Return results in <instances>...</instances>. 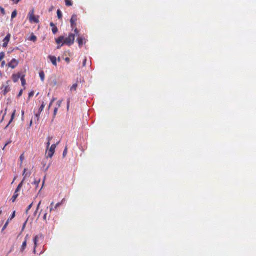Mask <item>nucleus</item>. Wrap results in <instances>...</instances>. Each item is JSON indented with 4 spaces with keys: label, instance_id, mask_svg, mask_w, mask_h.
<instances>
[{
    "label": "nucleus",
    "instance_id": "30",
    "mask_svg": "<svg viewBox=\"0 0 256 256\" xmlns=\"http://www.w3.org/2000/svg\"><path fill=\"white\" fill-rule=\"evenodd\" d=\"M62 102V100H58L56 102V105H57L56 108H58L60 106Z\"/></svg>",
    "mask_w": 256,
    "mask_h": 256
},
{
    "label": "nucleus",
    "instance_id": "32",
    "mask_svg": "<svg viewBox=\"0 0 256 256\" xmlns=\"http://www.w3.org/2000/svg\"><path fill=\"white\" fill-rule=\"evenodd\" d=\"M16 110H14V111L12 114V116H11V118H12V119L14 118L15 114H16Z\"/></svg>",
    "mask_w": 256,
    "mask_h": 256
},
{
    "label": "nucleus",
    "instance_id": "59",
    "mask_svg": "<svg viewBox=\"0 0 256 256\" xmlns=\"http://www.w3.org/2000/svg\"><path fill=\"white\" fill-rule=\"evenodd\" d=\"M54 204V202H52L51 204H50V206H52Z\"/></svg>",
    "mask_w": 256,
    "mask_h": 256
},
{
    "label": "nucleus",
    "instance_id": "58",
    "mask_svg": "<svg viewBox=\"0 0 256 256\" xmlns=\"http://www.w3.org/2000/svg\"><path fill=\"white\" fill-rule=\"evenodd\" d=\"M45 179H46V177L44 176V180H43V182H42V186H44V184Z\"/></svg>",
    "mask_w": 256,
    "mask_h": 256
},
{
    "label": "nucleus",
    "instance_id": "21",
    "mask_svg": "<svg viewBox=\"0 0 256 256\" xmlns=\"http://www.w3.org/2000/svg\"><path fill=\"white\" fill-rule=\"evenodd\" d=\"M36 36H35L34 35H32L30 38H29V40H32V41H33V42H34L36 41Z\"/></svg>",
    "mask_w": 256,
    "mask_h": 256
},
{
    "label": "nucleus",
    "instance_id": "38",
    "mask_svg": "<svg viewBox=\"0 0 256 256\" xmlns=\"http://www.w3.org/2000/svg\"><path fill=\"white\" fill-rule=\"evenodd\" d=\"M40 204H41V200H40V201L39 202L38 204V205H37V206H36V208H37V210H38L39 208H40Z\"/></svg>",
    "mask_w": 256,
    "mask_h": 256
},
{
    "label": "nucleus",
    "instance_id": "50",
    "mask_svg": "<svg viewBox=\"0 0 256 256\" xmlns=\"http://www.w3.org/2000/svg\"><path fill=\"white\" fill-rule=\"evenodd\" d=\"M65 60L67 62H68L70 61V58H65Z\"/></svg>",
    "mask_w": 256,
    "mask_h": 256
},
{
    "label": "nucleus",
    "instance_id": "18",
    "mask_svg": "<svg viewBox=\"0 0 256 256\" xmlns=\"http://www.w3.org/2000/svg\"><path fill=\"white\" fill-rule=\"evenodd\" d=\"M40 182V178L38 179V180H35L33 182H32V184H34L36 186V188L38 186Z\"/></svg>",
    "mask_w": 256,
    "mask_h": 256
},
{
    "label": "nucleus",
    "instance_id": "14",
    "mask_svg": "<svg viewBox=\"0 0 256 256\" xmlns=\"http://www.w3.org/2000/svg\"><path fill=\"white\" fill-rule=\"evenodd\" d=\"M24 180V179H23V180L18 184L15 190V192H18L20 190V188L22 186Z\"/></svg>",
    "mask_w": 256,
    "mask_h": 256
},
{
    "label": "nucleus",
    "instance_id": "8",
    "mask_svg": "<svg viewBox=\"0 0 256 256\" xmlns=\"http://www.w3.org/2000/svg\"><path fill=\"white\" fill-rule=\"evenodd\" d=\"M48 58L50 60L51 62L53 65L56 66L57 65L56 64V58L54 56H48Z\"/></svg>",
    "mask_w": 256,
    "mask_h": 256
},
{
    "label": "nucleus",
    "instance_id": "17",
    "mask_svg": "<svg viewBox=\"0 0 256 256\" xmlns=\"http://www.w3.org/2000/svg\"><path fill=\"white\" fill-rule=\"evenodd\" d=\"M39 75H40V80H42V81H44V72L42 71L40 72V73H39Z\"/></svg>",
    "mask_w": 256,
    "mask_h": 256
},
{
    "label": "nucleus",
    "instance_id": "60",
    "mask_svg": "<svg viewBox=\"0 0 256 256\" xmlns=\"http://www.w3.org/2000/svg\"><path fill=\"white\" fill-rule=\"evenodd\" d=\"M26 222H25V223L23 225V228H24V226H25V224H26Z\"/></svg>",
    "mask_w": 256,
    "mask_h": 256
},
{
    "label": "nucleus",
    "instance_id": "40",
    "mask_svg": "<svg viewBox=\"0 0 256 256\" xmlns=\"http://www.w3.org/2000/svg\"><path fill=\"white\" fill-rule=\"evenodd\" d=\"M40 114V112H38L36 114V117L37 118V120H38Z\"/></svg>",
    "mask_w": 256,
    "mask_h": 256
},
{
    "label": "nucleus",
    "instance_id": "37",
    "mask_svg": "<svg viewBox=\"0 0 256 256\" xmlns=\"http://www.w3.org/2000/svg\"><path fill=\"white\" fill-rule=\"evenodd\" d=\"M14 216H15V212L14 211V212H12V216H11L10 218H8V220H9V219L12 220V218H14Z\"/></svg>",
    "mask_w": 256,
    "mask_h": 256
},
{
    "label": "nucleus",
    "instance_id": "42",
    "mask_svg": "<svg viewBox=\"0 0 256 256\" xmlns=\"http://www.w3.org/2000/svg\"><path fill=\"white\" fill-rule=\"evenodd\" d=\"M28 234H26L25 237H24V240H26V242H27V240L28 239Z\"/></svg>",
    "mask_w": 256,
    "mask_h": 256
},
{
    "label": "nucleus",
    "instance_id": "45",
    "mask_svg": "<svg viewBox=\"0 0 256 256\" xmlns=\"http://www.w3.org/2000/svg\"><path fill=\"white\" fill-rule=\"evenodd\" d=\"M46 216H47V214L46 213H45L43 216V219L44 220H46Z\"/></svg>",
    "mask_w": 256,
    "mask_h": 256
},
{
    "label": "nucleus",
    "instance_id": "29",
    "mask_svg": "<svg viewBox=\"0 0 256 256\" xmlns=\"http://www.w3.org/2000/svg\"><path fill=\"white\" fill-rule=\"evenodd\" d=\"M52 32L54 34H56L58 32V28L56 26H54L52 28Z\"/></svg>",
    "mask_w": 256,
    "mask_h": 256
},
{
    "label": "nucleus",
    "instance_id": "53",
    "mask_svg": "<svg viewBox=\"0 0 256 256\" xmlns=\"http://www.w3.org/2000/svg\"><path fill=\"white\" fill-rule=\"evenodd\" d=\"M5 64V62L4 60L2 62V66H3Z\"/></svg>",
    "mask_w": 256,
    "mask_h": 256
},
{
    "label": "nucleus",
    "instance_id": "13",
    "mask_svg": "<svg viewBox=\"0 0 256 256\" xmlns=\"http://www.w3.org/2000/svg\"><path fill=\"white\" fill-rule=\"evenodd\" d=\"M38 236H36L34 238V246L35 248H36L38 246Z\"/></svg>",
    "mask_w": 256,
    "mask_h": 256
},
{
    "label": "nucleus",
    "instance_id": "48",
    "mask_svg": "<svg viewBox=\"0 0 256 256\" xmlns=\"http://www.w3.org/2000/svg\"><path fill=\"white\" fill-rule=\"evenodd\" d=\"M50 26H52V28H53V27H54V26H54V23H53V22H50Z\"/></svg>",
    "mask_w": 256,
    "mask_h": 256
},
{
    "label": "nucleus",
    "instance_id": "43",
    "mask_svg": "<svg viewBox=\"0 0 256 256\" xmlns=\"http://www.w3.org/2000/svg\"><path fill=\"white\" fill-rule=\"evenodd\" d=\"M8 90H9L7 88V87H6L4 92V94H6Z\"/></svg>",
    "mask_w": 256,
    "mask_h": 256
},
{
    "label": "nucleus",
    "instance_id": "41",
    "mask_svg": "<svg viewBox=\"0 0 256 256\" xmlns=\"http://www.w3.org/2000/svg\"><path fill=\"white\" fill-rule=\"evenodd\" d=\"M86 59L85 58L83 61V62H82V66H84L85 65H86Z\"/></svg>",
    "mask_w": 256,
    "mask_h": 256
},
{
    "label": "nucleus",
    "instance_id": "62",
    "mask_svg": "<svg viewBox=\"0 0 256 256\" xmlns=\"http://www.w3.org/2000/svg\"><path fill=\"white\" fill-rule=\"evenodd\" d=\"M2 210L0 208V214H2Z\"/></svg>",
    "mask_w": 256,
    "mask_h": 256
},
{
    "label": "nucleus",
    "instance_id": "47",
    "mask_svg": "<svg viewBox=\"0 0 256 256\" xmlns=\"http://www.w3.org/2000/svg\"><path fill=\"white\" fill-rule=\"evenodd\" d=\"M52 102H50L49 105H48V109H50V107L51 106L52 104Z\"/></svg>",
    "mask_w": 256,
    "mask_h": 256
},
{
    "label": "nucleus",
    "instance_id": "5",
    "mask_svg": "<svg viewBox=\"0 0 256 256\" xmlns=\"http://www.w3.org/2000/svg\"><path fill=\"white\" fill-rule=\"evenodd\" d=\"M10 34L8 33L7 34V35L6 36V37L3 40L2 46L4 47H6L7 46L10 40Z\"/></svg>",
    "mask_w": 256,
    "mask_h": 256
},
{
    "label": "nucleus",
    "instance_id": "57",
    "mask_svg": "<svg viewBox=\"0 0 256 256\" xmlns=\"http://www.w3.org/2000/svg\"><path fill=\"white\" fill-rule=\"evenodd\" d=\"M24 115V110H22V118L23 117Z\"/></svg>",
    "mask_w": 256,
    "mask_h": 256
},
{
    "label": "nucleus",
    "instance_id": "6",
    "mask_svg": "<svg viewBox=\"0 0 256 256\" xmlns=\"http://www.w3.org/2000/svg\"><path fill=\"white\" fill-rule=\"evenodd\" d=\"M77 40L80 47L84 44L86 43V39L82 36H78L77 38Z\"/></svg>",
    "mask_w": 256,
    "mask_h": 256
},
{
    "label": "nucleus",
    "instance_id": "63",
    "mask_svg": "<svg viewBox=\"0 0 256 256\" xmlns=\"http://www.w3.org/2000/svg\"><path fill=\"white\" fill-rule=\"evenodd\" d=\"M8 144V142H7V143L5 144L4 148Z\"/></svg>",
    "mask_w": 256,
    "mask_h": 256
},
{
    "label": "nucleus",
    "instance_id": "7",
    "mask_svg": "<svg viewBox=\"0 0 256 256\" xmlns=\"http://www.w3.org/2000/svg\"><path fill=\"white\" fill-rule=\"evenodd\" d=\"M64 202V199L63 198L60 202H58L57 204H56L55 206H54V208L53 207H50V212H52V210H56L58 207H59L60 206H61L63 203Z\"/></svg>",
    "mask_w": 256,
    "mask_h": 256
},
{
    "label": "nucleus",
    "instance_id": "9",
    "mask_svg": "<svg viewBox=\"0 0 256 256\" xmlns=\"http://www.w3.org/2000/svg\"><path fill=\"white\" fill-rule=\"evenodd\" d=\"M20 76L19 74H14L12 76V78L14 82H16L18 80L19 78H20Z\"/></svg>",
    "mask_w": 256,
    "mask_h": 256
},
{
    "label": "nucleus",
    "instance_id": "2",
    "mask_svg": "<svg viewBox=\"0 0 256 256\" xmlns=\"http://www.w3.org/2000/svg\"><path fill=\"white\" fill-rule=\"evenodd\" d=\"M29 20L30 22L38 23L39 22L38 16L34 15V10H32L28 14Z\"/></svg>",
    "mask_w": 256,
    "mask_h": 256
},
{
    "label": "nucleus",
    "instance_id": "10",
    "mask_svg": "<svg viewBox=\"0 0 256 256\" xmlns=\"http://www.w3.org/2000/svg\"><path fill=\"white\" fill-rule=\"evenodd\" d=\"M54 153V152H51L50 150H48V151H46V158H51L52 157Z\"/></svg>",
    "mask_w": 256,
    "mask_h": 256
},
{
    "label": "nucleus",
    "instance_id": "15",
    "mask_svg": "<svg viewBox=\"0 0 256 256\" xmlns=\"http://www.w3.org/2000/svg\"><path fill=\"white\" fill-rule=\"evenodd\" d=\"M18 196V194H17V192H14V195L12 196L11 198V200H12V202H14L15 201Z\"/></svg>",
    "mask_w": 256,
    "mask_h": 256
},
{
    "label": "nucleus",
    "instance_id": "55",
    "mask_svg": "<svg viewBox=\"0 0 256 256\" xmlns=\"http://www.w3.org/2000/svg\"><path fill=\"white\" fill-rule=\"evenodd\" d=\"M36 248H35V247L34 246V250H33V252H34V254H35V253H36Z\"/></svg>",
    "mask_w": 256,
    "mask_h": 256
},
{
    "label": "nucleus",
    "instance_id": "28",
    "mask_svg": "<svg viewBox=\"0 0 256 256\" xmlns=\"http://www.w3.org/2000/svg\"><path fill=\"white\" fill-rule=\"evenodd\" d=\"M4 57V52H0V60H2Z\"/></svg>",
    "mask_w": 256,
    "mask_h": 256
},
{
    "label": "nucleus",
    "instance_id": "1",
    "mask_svg": "<svg viewBox=\"0 0 256 256\" xmlns=\"http://www.w3.org/2000/svg\"><path fill=\"white\" fill-rule=\"evenodd\" d=\"M74 34H70L68 36L67 38H64V36H59L58 38L56 40V42L57 44H59L61 42V46H63L64 44H66L68 46L72 45L74 40V36L75 34L76 36L78 35V31L76 28L74 30Z\"/></svg>",
    "mask_w": 256,
    "mask_h": 256
},
{
    "label": "nucleus",
    "instance_id": "31",
    "mask_svg": "<svg viewBox=\"0 0 256 256\" xmlns=\"http://www.w3.org/2000/svg\"><path fill=\"white\" fill-rule=\"evenodd\" d=\"M8 224V220L5 223L4 226H3L2 228V230H4L6 228Z\"/></svg>",
    "mask_w": 256,
    "mask_h": 256
},
{
    "label": "nucleus",
    "instance_id": "22",
    "mask_svg": "<svg viewBox=\"0 0 256 256\" xmlns=\"http://www.w3.org/2000/svg\"><path fill=\"white\" fill-rule=\"evenodd\" d=\"M26 170H27L26 168H24V172H23V174H22L23 176H24V177H26V176H29L30 174V172H26Z\"/></svg>",
    "mask_w": 256,
    "mask_h": 256
},
{
    "label": "nucleus",
    "instance_id": "44",
    "mask_svg": "<svg viewBox=\"0 0 256 256\" xmlns=\"http://www.w3.org/2000/svg\"><path fill=\"white\" fill-rule=\"evenodd\" d=\"M20 160H23L24 159V154L20 155Z\"/></svg>",
    "mask_w": 256,
    "mask_h": 256
},
{
    "label": "nucleus",
    "instance_id": "52",
    "mask_svg": "<svg viewBox=\"0 0 256 256\" xmlns=\"http://www.w3.org/2000/svg\"><path fill=\"white\" fill-rule=\"evenodd\" d=\"M58 46H57V48H60L62 46H61V44H58Z\"/></svg>",
    "mask_w": 256,
    "mask_h": 256
},
{
    "label": "nucleus",
    "instance_id": "39",
    "mask_svg": "<svg viewBox=\"0 0 256 256\" xmlns=\"http://www.w3.org/2000/svg\"><path fill=\"white\" fill-rule=\"evenodd\" d=\"M70 100H68V102H67V109L68 110V108H69V106H70Z\"/></svg>",
    "mask_w": 256,
    "mask_h": 256
},
{
    "label": "nucleus",
    "instance_id": "24",
    "mask_svg": "<svg viewBox=\"0 0 256 256\" xmlns=\"http://www.w3.org/2000/svg\"><path fill=\"white\" fill-rule=\"evenodd\" d=\"M16 14H17L16 11V10H14L12 13L11 18L12 19L14 18H15L16 16Z\"/></svg>",
    "mask_w": 256,
    "mask_h": 256
},
{
    "label": "nucleus",
    "instance_id": "64",
    "mask_svg": "<svg viewBox=\"0 0 256 256\" xmlns=\"http://www.w3.org/2000/svg\"><path fill=\"white\" fill-rule=\"evenodd\" d=\"M40 214H38V218L39 216H40Z\"/></svg>",
    "mask_w": 256,
    "mask_h": 256
},
{
    "label": "nucleus",
    "instance_id": "19",
    "mask_svg": "<svg viewBox=\"0 0 256 256\" xmlns=\"http://www.w3.org/2000/svg\"><path fill=\"white\" fill-rule=\"evenodd\" d=\"M20 80H21V82H22V86H24L26 84V80L24 78V76H20Z\"/></svg>",
    "mask_w": 256,
    "mask_h": 256
},
{
    "label": "nucleus",
    "instance_id": "35",
    "mask_svg": "<svg viewBox=\"0 0 256 256\" xmlns=\"http://www.w3.org/2000/svg\"><path fill=\"white\" fill-rule=\"evenodd\" d=\"M0 11L3 14H5V10H4V8L0 6Z\"/></svg>",
    "mask_w": 256,
    "mask_h": 256
},
{
    "label": "nucleus",
    "instance_id": "51",
    "mask_svg": "<svg viewBox=\"0 0 256 256\" xmlns=\"http://www.w3.org/2000/svg\"><path fill=\"white\" fill-rule=\"evenodd\" d=\"M34 94V92H30V94H29V96H31L33 95Z\"/></svg>",
    "mask_w": 256,
    "mask_h": 256
},
{
    "label": "nucleus",
    "instance_id": "27",
    "mask_svg": "<svg viewBox=\"0 0 256 256\" xmlns=\"http://www.w3.org/2000/svg\"><path fill=\"white\" fill-rule=\"evenodd\" d=\"M42 164L43 165V169L46 171L48 169V167H49V164L45 168V165H46V164H44V162H42Z\"/></svg>",
    "mask_w": 256,
    "mask_h": 256
},
{
    "label": "nucleus",
    "instance_id": "12",
    "mask_svg": "<svg viewBox=\"0 0 256 256\" xmlns=\"http://www.w3.org/2000/svg\"><path fill=\"white\" fill-rule=\"evenodd\" d=\"M26 244H27V242H26V240H24L22 244V245L21 246V248H20V250L22 252H23L24 249L26 248Z\"/></svg>",
    "mask_w": 256,
    "mask_h": 256
},
{
    "label": "nucleus",
    "instance_id": "56",
    "mask_svg": "<svg viewBox=\"0 0 256 256\" xmlns=\"http://www.w3.org/2000/svg\"><path fill=\"white\" fill-rule=\"evenodd\" d=\"M56 100V98H52L50 102H52V103Z\"/></svg>",
    "mask_w": 256,
    "mask_h": 256
},
{
    "label": "nucleus",
    "instance_id": "11",
    "mask_svg": "<svg viewBox=\"0 0 256 256\" xmlns=\"http://www.w3.org/2000/svg\"><path fill=\"white\" fill-rule=\"evenodd\" d=\"M77 86H78V84H77L75 83V84H74L70 88V90L71 92H72V91H74V90H76V88H77Z\"/></svg>",
    "mask_w": 256,
    "mask_h": 256
},
{
    "label": "nucleus",
    "instance_id": "26",
    "mask_svg": "<svg viewBox=\"0 0 256 256\" xmlns=\"http://www.w3.org/2000/svg\"><path fill=\"white\" fill-rule=\"evenodd\" d=\"M44 107V104L43 102L42 104V105L40 106V108H39L38 112H40V113L42 111Z\"/></svg>",
    "mask_w": 256,
    "mask_h": 256
},
{
    "label": "nucleus",
    "instance_id": "34",
    "mask_svg": "<svg viewBox=\"0 0 256 256\" xmlns=\"http://www.w3.org/2000/svg\"><path fill=\"white\" fill-rule=\"evenodd\" d=\"M66 153H67V148H66H66L63 152V154H62L63 156H64L66 154Z\"/></svg>",
    "mask_w": 256,
    "mask_h": 256
},
{
    "label": "nucleus",
    "instance_id": "46",
    "mask_svg": "<svg viewBox=\"0 0 256 256\" xmlns=\"http://www.w3.org/2000/svg\"><path fill=\"white\" fill-rule=\"evenodd\" d=\"M22 90H20V92H19L18 94V96H20L22 94Z\"/></svg>",
    "mask_w": 256,
    "mask_h": 256
},
{
    "label": "nucleus",
    "instance_id": "23",
    "mask_svg": "<svg viewBox=\"0 0 256 256\" xmlns=\"http://www.w3.org/2000/svg\"><path fill=\"white\" fill-rule=\"evenodd\" d=\"M32 204H33V203H32V202L28 206V208H27L26 210L25 213H26V214H28V210L30 209V208H32Z\"/></svg>",
    "mask_w": 256,
    "mask_h": 256
},
{
    "label": "nucleus",
    "instance_id": "61",
    "mask_svg": "<svg viewBox=\"0 0 256 256\" xmlns=\"http://www.w3.org/2000/svg\"><path fill=\"white\" fill-rule=\"evenodd\" d=\"M8 126H9V125H8V124L5 127V128H6L8 127Z\"/></svg>",
    "mask_w": 256,
    "mask_h": 256
},
{
    "label": "nucleus",
    "instance_id": "33",
    "mask_svg": "<svg viewBox=\"0 0 256 256\" xmlns=\"http://www.w3.org/2000/svg\"><path fill=\"white\" fill-rule=\"evenodd\" d=\"M58 110V108H55L54 111V118L56 114L57 111Z\"/></svg>",
    "mask_w": 256,
    "mask_h": 256
},
{
    "label": "nucleus",
    "instance_id": "16",
    "mask_svg": "<svg viewBox=\"0 0 256 256\" xmlns=\"http://www.w3.org/2000/svg\"><path fill=\"white\" fill-rule=\"evenodd\" d=\"M56 144H52L48 150H50L51 152H54V150L56 148Z\"/></svg>",
    "mask_w": 256,
    "mask_h": 256
},
{
    "label": "nucleus",
    "instance_id": "25",
    "mask_svg": "<svg viewBox=\"0 0 256 256\" xmlns=\"http://www.w3.org/2000/svg\"><path fill=\"white\" fill-rule=\"evenodd\" d=\"M65 2L67 6H70L72 5V2L70 0H65Z\"/></svg>",
    "mask_w": 256,
    "mask_h": 256
},
{
    "label": "nucleus",
    "instance_id": "54",
    "mask_svg": "<svg viewBox=\"0 0 256 256\" xmlns=\"http://www.w3.org/2000/svg\"><path fill=\"white\" fill-rule=\"evenodd\" d=\"M13 120V119L12 118H10V120L9 121V122L8 124V125H9L12 122V121Z\"/></svg>",
    "mask_w": 256,
    "mask_h": 256
},
{
    "label": "nucleus",
    "instance_id": "36",
    "mask_svg": "<svg viewBox=\"0 0 256 256\" xmlns=\"http://www.w3.org/2000/svg\"><path fill=\"white\" fill-rule=\"evenodd\" d=\"M52 139V138H50V137H48V142L46 143V146H47V147L48 148L49 146L50 145V140Z\"/></svg>",
    "mask_w": 256,
    "mask_h": 256
},
{
    "label": "nucleus",
    "instance_id": "3",
    "mask_svg": "<svg viewBox=\"0 0 256 256\" xmlns=\"http://www.w3.org/2000/svg\"><path fill=\"white\" fill-rule=\"evenodd\" d=\"M18 61L15 58H12L10 62L8 63V66L12 68H14L18 64Z\"/></svg>",
    "mask_w": 256,
    "mask_h": 256
},
{
    "label": "nucleus",
    "instance_id": "49",
    "mask_svg": "<svg viewBox=\"0 0 256 256\" xmlns=\"http://www.w3.org/2000/svg\"><path fill=\"white\" fill-rule=\"evenodd\" d=\"M38 210H37V208H36V210L34 211V215H36V214H37V212H38Z\"/></svg>",
    "mask_w": 256,
    "mask_h": 256
},
{
    "label": "nucleus",
    "instance_id": "20",
    "mask_svg": "<svg viewBox=\"0 0 256 256\" xmlns=\"http://www.w3.org/2000/svg\"><path fill=\"white\" fill-rule=\"evenodd\" d=\"M58 18L60 19L62 18V14L61 11L60 10H58L56 12Z\"/></svg>",
    "mask_w": 256,
    "mask_h": 256
},
{
    "label": "nucleus",
    "instance_id": "4",
    "mask_svg": "<svg viewBox=\"0 0 256 256\" xmlns=\"http://www.w3.org/2000/svg\"><path fill=\"white\" fill-rule=\"evenodd\" d=\"M77 20V16L76 14H73L72 16V18L70 20V22L71 24V26L72 28H74V27L76 26V21Z\"/></svg>",
    "mask_w": 256,
    "mask_h": 256
}]
</instances>
